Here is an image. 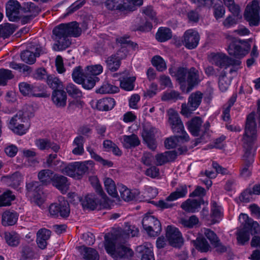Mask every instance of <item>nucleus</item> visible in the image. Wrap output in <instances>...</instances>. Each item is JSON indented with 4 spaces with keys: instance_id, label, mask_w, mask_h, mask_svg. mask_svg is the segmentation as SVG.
Listing matches in <instances>:
<instances>
[{
    "instance_id": "obj_10",
    "label": "nucleus",
    "mask_w": 260,
    "mask_h": 260,
    "mask_svg": "<svg viewBox=\"0 0 260 260\" xmlns=\"http://www.w3.org/2000/svg\"><path fill=\"white\" fill-rule=\"evenodd\" d=\"M250 49V45L247 41L234 39L230 43L228 51L230 55L241 58L246 55Z\"/></svg>"
},
{
    "instance_id": "obj_15",
    "label": "nucleus",
    "mask_w": 260,
    "mask_h": 260,
    "mask_svg": "<svg viewBox=\"0 0 260 260\" xmlns=\"http://www.w3.org/2000/svg\"><path fill=\"white\" fill-rule=\"evenodd\" d=\"M188 71V69L183 67H179L177 68L172 67L169 69V74L176 79L181 87L186 83Z\"/></svg>"
},
{
    "instance_id": "obj_4",
    "label": "nucleus",
    "mask_w": 260,
    "mask_h": 260,
    "mask_svg": "<svg viewBox=\"0 0 260 260\" xmlns=\"http://www.w3.org/2000/svg\"><path fill=\"white\" fill-rule=\"evenodd\" d=\"M32 114L23 109L19 110L9 122V127L13 132L18 135L25 134L29 128L28 119Z\"/></svg>"
},
{
    "instance_id": "obj_46",
    "label": "nucleus",
    "mask_w": 260,
    "mask_h": 260,
    "mask_svg": "<svg viewBox=\"0 0 260 260\" xmlns=\"http://www.w3.org/2000/svg\"><path fill=\"white\" fill-rule=\"evenodd\" d=\"M15 29V25L13 24L7 23L0 25V38H8L13 34Z\"/></svg>"
},
{
    "instance_id": "obj_5",
    "label": "nucleus",
    "mask_w": 260,
    "mask_h": 260,
    "mask_svg": "<svg viewBox=\"0 0 260 260\" xmlns=\"http://www.w3.org/2000/svg\"><path fill=\"white\" fill-rule=\"evenodd\" d=\"M187 193V186L185 185H181L177 187L175 191L171 192L170 194L166 198L165 200H159L157 202L153 201L152 202L154 203V204L156 206L162 210L172 209L177 206L176 204L173 203L172 202L179 198L185 197Z\"/></svg>"
},
{
    "instance_id": "obj_6",
    "label": "nucleus",
    "mask_w": 260,
    "mask_h": 260,
    "mask_svg": "<svg viewBox=\"0 0 260 260\" xmlns=\"http://www.w3.org/2000/svg\"><path fill=\"white\" fill-rule=\"evenodd\" d=\"M19 87L20 92L23 95L39 98H48L50 95L43 84H29L25 82H21L19 83Z\"/></svg>"
},
{
    "instance_id": "obj_35",
    "label": "nucleus",
    "mask_w": 260,
    "mask_h": 260,
    "mask_svg": "<svg viewBox=\"0 0 260 260\" xmlns=\"http://www.w3.org/2000/svg\"><path fill=\"white\" fill-rule=\"evenodd\" d=\"M84 141V138L81 135L77 136L74 139L73 142V145L75 146V148L72 150V153L74 155H81L84 153L83 145Z\"/></svg>"
},
{
    "instance_id": "obj_44",
    "label": "nucleus",
    "mask_w": 260,
    "mask_h": 260,
    "mask_svg": "<svg viewBox=\"0 0 260 260\" xmlns=\"http://www.w3.org/2000/svg\"><path fill=\"white\" fill-rule=\"evenodd\" d=\"M99 81V78L96 76H91L87 73L80 84H81L84 89L89 90L92 89L95 86L96 82Z\"/></svg>"
},
{
    "instance_id": "obj_28",
    "label": "nucleus",
    "mask_w": 260,
    "mask_h": 260,
    "mask_svg": "<svg viewBox=\"0 0 260 260\" xmlns=\"http://www.w3.org/2000/svg\"><path fill=\"white\" fill-rule=\"evenodd\" d=\"M120 51H118L116 54H113L108 57L106 62L108 69L112 72L116 71L120 67L121 58L119 56Z\"/></svg>"
},
{
    "instance_id": "obj_19",
    "label": "nucleus",
    "mask_w": 260,
    "mask_h": 260,
    "mask_svg": "<svg viewBox=\"0 0 260 260\" xmlns=\"http://www.w3.org/2000/svg\"><path fill=\"white\" fill-rule=\"evenodd\" d=\"M208 59L212 64L219 68H227L228 56L223 53H211L208 56Z\"/></svg>"
},
{
    "instance_id": "obj_49",
    "label": "nucleus",
    "mask_w": 260,
    "mask_h": 260,
    "mask_svg": "<svg viewBox=\"0 0 260 260\" xmlns=\"http://www.w3.org/2000/svg\"><path fill=\"white\" fill-rule=\"evenodd\" d=\"M221 216L220 207L218 206L217 203L213 201L211 203V209L210 218L211 223L214 224L219 222V219Z\"/></svg>"
},
{
    "instance_id": "obj_43",
    "label": "nucleus",
    "mask_w": 260,
    "mask_h": 260,
    "mask_svg": "<svg viewBox=\"0 0 260 260\" xmlns=\"http://www.w3.org/2000/svg\"><path fill=\"white\" fill-rule=\"evenodd\" d=\"M117 187L121 199L124 201L128 202L135 199V195L126 186L122 184H118Z\"/></svg>"
},
{
    "instance_id": "obj_61",
    "label": "nucleus",
    "mask_w": 260,
    "mask_h": 260,
    "mask_svg": "<svg viewBox=\"0 0 260 260\" xmlns=\"http://www.w3.org/2000/svg\"><path fill=\"white\" fill-rule=\"evenodd\" d=\"M60 171L63 174L74 177L76 176V167L74 162L68 164L64 166L62 165Z\"/></svg>"
},
{
    "instance_id": "obj_26",
    "label": "nucleus",
    "mask_w": 260,
    "mask_h": 260,
    "mask_svg": "<svg viewBox=\"0 0 260 260\" xmlns=\"http://www.w3.org/2000/svg\"><path fill=\"white\" fill-rule=\"evenodd\" d=\"M252 194H260V183L249 186L241 193L240 198L245 202L249 201L250 196Z\"/></svg>"
},
{
    "instance_id": "obj_38",
    "label": "nucleus",
    "mask_w": 260,
    "mask_h": 260,
    "mask_svg": "<svg viewBox=\"0 0 260 260\" xmlns=\"http://www.w3.org/2000/svg\"><path fill=\"white\" fill-rule=\"evenodd\" d=\"M57 155L56 154H50L46 159V165L48 167L54 168L56 171L60 170L63 162L59 159H56Z\"/></svg>"
},
{
    "instance_id": "obj_47",
    "label": "nucleus",
    "mask_w": 260,
    "mask_h": 260,
    "mask_svg": "<svg viewBox=\"0 0 260 260\" xmlns=\"http://www.w3.org/2000/svg\"><path fill=\"white\" fill-rule=\"evenodd\" d=\"M137 251L141 254V260H154L152 250L144 245L137 247Z\"/></svg>"
},
{
    "instance_id": "obj_56",
    "label": "nucleus",
    "mask_w": 260,
    "mask_h": 260,
    "mask_svg": "<svg viewBox=\"0 0 260 260\" xmlns=\"http://www.w3.org/2000/svg\"><path fill=\"white\" fill-rule=\"evenodd\" d=\"M182 99V97L180 95V93L174 90L165 92L161 96V100L164 101H173L175 102Z\"/></svg>"
},
{
    "instance_id": "obj_58",
    "label": "nucleus",
    "mask_w": 260,
    "mask_h": 260,
    "mask_svg": "<svg viewBox=\"0 0 260 260\" xmlns=\"http://www.w3.org/2000/svg\"><path fill=\"white\" fill-rule=\"evenodd\" d=\"M46 82L48 86L54 90H58L62 87V82L57 77L52 75L47 77Z\"/></svg>"
},
{
    "instance_id": "obj_29",
    "label": "nucleus",
    "mask_w": 260,
    "mask_h": 260,
    "mask_svg": "<svg viewBox=\"0 0 260 260\" xmlns=\"http://www.w3.org/2000/svg\"><path fill=\"white\" fill-rule=\"evenodd\" d=\"M120 86L125 91H132L134 89V83L136 81L135 76H122L120 79Z\"/></svg>"
},
{
    "instance_id": "obj_53",
    "label": "nucleus",
    "mask_w": 260,
    "mask_h": 260,
    "mask_svg": "<svg viewBox=\"0 0 260 260\" xmlns=\"http://www.w3.org/2000/svg\"><path fill=\"white\" fill-rule=\"evenodd\" d=\"M231 84V81L226 77V73L224 71L221 72L218 81V86L220 90L222 91H225L229 88Z\"/></svg>"
},
{
    "instance_id": "obj_16",
    "label": "nucleus",
    "mask_w": 260,
    "mask_h": 260,
    "mask_svg": "<svg viewBox=\"0 0 260 260\" xmlns=\"http://www.w3.org/2000/svg\"><path fill=\"white\" fill-rule=\"evenodd\" d=\"M200 81L198 71L194 67H191L188 69L186 78L187 87L186 92H189L194 86L199 84Z\"/></svg>"
},
{
    "instance_id": "obj_40",
    "label": "nucleus",
    "mask_w": 260,
    "mask_h": 260,
    "mask_svg": "<svg viewBox=\"0 0 260 260\" xmlns=\"http://www.w3.org/2000/svg\"><path fill=\"white\" fill-rule=\"evenodd\" d=\"M105 189L109 195L113 198L118 197L117 192V185L116 186L115 182L110 178H106L104 180Z\"/></svg>"
},
{
    "instance_id": "obj_59",
    "label": "nucleus",
    "mask_w": 260,
    "mask_h": 260,
    "mask_svg": "<svg viewBox=\"0 0 260 260\" xmlns=\"http://www.w3.org/2000/svg\"><path fill=\"white\" fill-rule=\"evenodd\" d=\"M151 62L152 65L159 72H162L167 68L165 60L160 56H154L152 59Z\"/></svg>"
},
{
    "instance_id": "obj_2",
    "label": "nucleus",
    "mask_w": 260,
    "mask_h": 260,
    "mask_svg": "<svg viewBox=\"0 0 260 260\" xmlns=\"http://www.w3.org/2000/svg\"><path fill=\"white\" fill-rule=\"evenodd\" d=\"M257 127L255 121L254 112L250 113L246 118L245 133L243 135L244 162L253 164L254 162V151L253 145L256 139Z\"/></svg>"
},
{
    "instance_id": "obj_37",
    "label": "nucleus",
    "mask_w": 260,
    "mask_h": 260,
    "mask_svg": "<svg viewBox=\"0 0 260 260\" xmlns=\"http://www.w3.org/2000/svg\"><path fill=\"white\" fill-rule=\"evenodd\" d=\"M115 105V101L113 98L101 99L97 102L96 107L101 111H109L113 109Z\"/></svg>"
},
{
    "instance_id": "obj_63",
    "label": "nucleus",
    "mask_w": 260,
    "mask_h": 260,
    "mask_svg": "<svg viewBox=\"0 0 260 260\" xmlns=\"http://www.w3.org/2000/svg\"><path fill=\"white\" fill-rule=\"evenodd\" d=\"M252 164L243 162L240 169V176L243 178L249 177L252 173Z\"/></svg>"
},
{
    "instance_id": "obj_9",
    "label": "nucleus",
    "mask_w": 260,
    "mask_h": 260,
    "mask_svg": "<svg viewBox=\"0 0 260 260\" xmlns=\"http://www.w3.org/2000/svg\"><path fill=\"white\" fill-rule=\"evenodd\" d=\"M203 95V93L200 91L192 92L188 97L187 104H182L181 113L185 116H190L200 105Z\"/></svg>"
},
{
    "instance_id": "obj_52",
    "label": "nucleus",
    "mask_w": 260,
    "mask_h": 260,
    "mask_svg": "<svg viewBox=\"0 0 260 260\" xmlns=\"http://www.w3.org/2000/svg\"><path fill=\"white\" fill-rule=\"evenodd\" d=\"M21 9L24 13H30V14H32L36 15L40 11L39 7L31 2H24L22 5Z\"/></svg>"
},
{
    "instance_id": "obj_14",
    "label": "nucleus",
    "mask_w": 260,
    "mask_h": 260,
    "mask_svg": "<svg viewBox=\"0 0 260 260\" xmlns=\"http://www.w3.org/2000/svg\"><path fill=\"white\" fill-rule=\"evenodd\" d=\"M17 0H9L6 5V15L11 21H16L19 19V10L21 8Z\"/></svg>"
},
{
    "instance_id": "obj_33",
    "label": "nucleus",
    "mask_w": 260,
    "mask_h": 260,
    "mask_svg": "<svg viewBox=\"0 0 260 260\" xmlns=\"http://www.w3.org/2000/svg\"><path fill=\"white\" fill-rule=\"evenodd\" d=\"M133 251L129 247L123 245H120L116 247V254L114 257L117 258H127L132 257Z\"/></svg>"
},
{
    "instance_id": "obj_17",
    "label": "nucleus",
    "mask_w": 260,
    "mask_h": 260,
    "mask_svg": "<svg viewBox=\"0 0 260 260\" xmlns=\"http://www.w3.org/2000/svg\"><path fill=\"white\" fill-rule=\"evenodd\" d=\"M52 185L60 190L63 193L69 189L70 182L67 177L58 174H54L52 182Z\"/></svg>"
},
{
    "instance_id": "obj_39",
    "label": "nucleus",
    "mask_w": 260,
    "mask_h": 260,
    "mask_svg": "<svg viewBox=\"0 0 260 260\" xmlns=\"http://www.w3.org/2000/svg\"><path fill=\"white\" fill-rule=\"evenodd\" d=\"M123 0H106L105 5L109 10H119L124 11L126 8Z\"/></svg>"
},
{
    "instance_id": "obj_48",
    "label": "nucleus",
    "mask_w": 260,
    "mask_h": 260,
    "mask_svg": "<svg viewBox=\"0 0 260 260\" xmlns=\"http://www.w3.org/2000/svg\"><path fill=\"white\" fill-rule=\"evenodd\" d=\"M20 260L31 259L34 258L35 252L34 247L30 245H25L22 247Z\"/></svg>"
},
{
    "instance_id": "obj_25",
    "label": "nucleus",
    "mask_w": 260,
    "mask_h": 260,
    "mask_svg": "<svg viewBox=\"0 0 260 260\" xmlns=\"http://www.w3.org/2000/svg\"><path fill=\"white\" fill-rule=\"evenodd\" d=\"M80 201L84 209H88L91 210H93L96 208L99 203L96 196L92 194H87Z\"/></svg>"
},
{
    "instance_id": "obj_11",
    "label": "nucleus",
    "mask_w": 260,
    "mask_h": 260,
    "mask_svg": "<svg viewBox=\"0 0 260 260\" xmlns=\"http://www.w3.org/2000/svg\"><path fill=\"white\" fill-rule=\"evenodd\" d=\"M168 122L173 133L181 135V138L185 141L189 140V136L184 130L183 122L178 114L174 111L169 112Z\"/></svg>"
},
{
    "instance_id": "obj_60",
    "label": "nucleus",
    "mask_w": 260,
    "mask_h": 260,
    "mask_svg": "<svg viewBox=\"0 0 260 260\" xmlns=\"http://www.w3.org/2000/svg\"><path fill=\"white\" fill-rule=\"evenodd\" d=\"M105 238V247L106 251L113 257L116 254V248L113 241L106 235Z\"/></svg>"
},
{
    "instance_id": "obj_54",
    "label": "nucleus",
    "mask_w": 260,
    "mask_h": 260,
    "mask_svg": "<svg viewBox=\"0 0 260 260\" xmlns=\"http://www.w3.org/2000/svg\"><path fill=\"white\" fill-rule=\"evenodd\" d=\"M14 76L11 70L5 69H0V86L6 85L8 80L14 78Z\"/></svg>"
},
{
    "instance_id": "obj_24",
    "label": "nucleus",
    "mask_w": 260,
    "mask_h": 260,
    "mask_svg": "<svg viewBox=\"0 0 260 260\" xmlns=\"http://www.w3.org/2000/svg\"><path fill=\"white\" fill-rule=\"evenodd\" d=\"M40 49L37 48L35 52H33L29 50H24L20 53V58L22 61L29 64H34L36 60V57L40 55Z\"/></svg>"
},
{
    "instance_id": "obj_22",
    "label": "nucleus",
    "mask_w": 260,
    "mask_h": 260,
    "mask_svg": "<svg viewBox=\"0 0 260 260\" xmlns=\"http://www.w3.org/2000/svg\"><path fill=\"white\" fill-rule=\"evenodd\" d=\"M35 144L41 150L51 148L54 152H57L60 149V146L58 144L47 138L38 139L36 141Z\"/></svg>"
},
{
    "instance_id": "obj_20",
    "label": "nucleus",
    "mask_w": 260,
    "mask_h": 260,
    "mask_svg": "<svg viewBox=\"0 0 260 260\" xmlns=\"http://www.w3.org/2000/svg\"><path fill=\"white\" fill-rule=\"evenodd\" d=\"M202 204H204V201L203 199H188L182 203L181 207L186 212L194 213L199 211L201 208V205Z\"/></svg>"
},
{
    "instance_id": "obj_34",
    "label": "nucleus",
    "mask_w": 260,
    "mask_h": 260,
    "mask_svg": "<svg viewBox=\"0 0 260 260\" xmlns=\"http://www.w3.org/2000/svg\"><path fill=\"white\" fill-rule=\"evenodd\" d=\"M172 37V31L168 27H159L155 34V39L159 42H165L171 39Z\"/></svg>"
},
{
    "instance_id": "obj_57",
    "label": "nucleus",
    "mask_w": 260,
    "mask_h": 260,
    "mask_svg": "<svg viewBox=\"0 0 260 260\" xmlns=\"http://www.w3.org/2000/svg\"><path fill=\"white\" fill-rule=\"evenodd\" d=\"M196 248L201 252H206L211 249V246L206 239L197 238L195 243Z\"/></svg>"
},
{
    "instance_id": "obj_12",
    "label": "nucleus",
    "mask_w": 260,
    "mask_h": 260,
    "mask_svg": "<svg viewBox=\"0 0 260 260\" xmlns=\"http://www.w3.org/2000/svg\"><path fill=\"white\" fill-rule=\"evenodd\" d=\"M166 235L169 244L172 247L180 248L183 245V238L178 228L173 225L167 226Z\"/></svg>"
},
{
    "instance_id": "obj_32",
    "label": "nucleus",
    "mask_w": 260,
    "mask_h": 260,
    "mask_svg": "<svg viewBox=\"0 0 260 260\" xmlns=\"http://www.w3.org/2000/svg\"><path fill=\"white\" fill-rule=\"evenodd\" d=\"M123 139V146L127 149L136 147L140 144V141L138 137L134 134L129 136L124 135Z\"/></svg>"
},
{
    "instance_id": "obj_27",
    "label": "nucleus",
    "mask_w": 260,
    "mask_h": 260,
    "mask_svg": "<svg viewBox=\"0 0 260 260\" xmlns=\"http://www.w3.org/2000/svg\"><path fill=\"white\" fill-rule=\"evenodd\" d=\"M18 218V214L15 211H6L2 215V222L4 226H10L15 224Z\"/></svg>"
},
{
    "instance_id": "obj_41",
    "label": "nucleus",
    "mask_w": 260,
    "mask_h": 260,
    "mask_svg": "<svg viewBox=\"0 0 260 260\" xmlns=\"http://www.w3.org/2000/svg\"><path fill=\"white\" fill-rule=\"evenodd\" d=\"M53 172L49 169L42 170L38 173V177L40 181L44 185H47L52 183Z\"/></svg>"
},
{
    "instance_id": "obj_36",
    "label": "nucleus",
    "mask_w": 260,
    "mask_h": 260,
    "mask_svg": "<svg viewBox=\"0 0 260 260\" xmlns=\"http://www.w3.org/2000/svg\"><path fill=\"white\" fill-rule=\"evenodd\" d=\"M83 257L86 260H99V255L94 249L83 246L79 247Z\"/></svg>"
},
{
    "instance_id": "obj_64",
    "label": "nucleus",
    "mask_w": 260,
    "mask_h": 260,
    "mask_svg": "<svg viewBox=\"0 0 260 260\" xmlns=\"http://www.w3.org/2000/svg\"><path fill=\"white\" fill-rule=\"evenodd\" d=\"M58 212H59V216L61 217L66 218L69 216L70 209L69 204L67 201L62 200L60 201Z\"/></svg>"
},
{
    "instance_id": "obj_7",
    "label": "nucleus",
    "mask_w": 260,
    "mask_h": 260,
    "mask_svg": "<svg viewBox=\"0 0 260 260\" xmlns=\"http://www.w3.org/2000/svg\"><path fill=\"white\" fill-rule=\"evenodd\" d=\"M260 6L256 0L249 3L245 10L244 17L250 26H258L260 22Z\"/></svg>"
},
{
    "instance_id": "obj_3",
    "label": "nucleus",
    "mask_w": 260,
    "mask_h": 260,
    "mask_svg": "<svg viewBox=\"0 0 260 260\" xmlns=\"http://www.w3.org/2000/svg\"><path fill=\"white\" fill-rule=\"evenodd\" d=\"M239 219L243 227L238 231L237 239L239 244L244 245L249 240L250 232L252 235L257 234L260 231V228L258 222L249 217L246 214L241 213Z\"/></svg>"
},
{
    "instance_id": "obj_1",
    "label": "nucleus",
    "mask_w": 260,
    "mask_h": 260,
    "mask_svg": "<svg viewBox=\"0 0 260 260\" xmlns=\"http://www.w3.org/2000/svg\"><path fill=\"white\" fill-rule=\"evenodd\" d=\"M53 39L55 43L53 46V49L55 51L65 50L71 44L70 36L77 37L81 35V30L78 23L73 21L68 23H61L55 26L53 30Z\"/></svg>"
},
{
    "instance_id": "obj_62",
    "label": "nucleus",
    "mask_w": 260,
    "mask_h": 260,
    "mask_svg": "<svg viewBox=\"0 0 260 260\" xmlns=\"http://www.w3.org/2000/svg\"><path fill=\"white\" fill-rule=\"evenodd\" d=\"M26 189L28 192L33 195L42 191L40 183L38 181H32L26 183Z\"/></svg>"
},
{
    "instance_id": "obj_50",
    "label": "nucleus",
    "mask_w": 260,
    "mask_h": 260,
    "mask_svg": "<svg viewBox=\"0 0 260 260\" xmlns=\"http://www.w3.org/2000/svg\"><path fill=\"white\" fill-rule=\"evenodd\" d=\"M5 239L7 244L11 246H17L20 242L19 235L15 232H6Z\"/></svg>"
},
{
    "instance_id": "obj_23",
    "label": "nucleus",
    "mask_w": 260,
    "mask_h": 260,
    "mask_svg": "<svg viewBox=\"0 0 260 260\" xmlns=\"http://www.w3.org/2000/svg\"><path fill=\"white\" fill-rule=\"evenodd\" d=\"M203 124V120L200 117H195L189 121L187 123V127L194 137H197L200 135V132H202L201 126Z\"/></svg>"
},
{
    "instance_id": "obj_18",
    "label": "nucleus",
    "mask_w": 260,
    "mask_h": 260,
    "mask_svg": "<svg viewBox=\"0 0 260 260\" xmlns=\"http://www.w3.org/2000/svg\"><path fill=\"white\" fill-rule=\"evenodd\" d=\"M51 233V232L49 230L45 228L41 229L37 232L36 242L41 249L46 248L47 241L50 237Z\"/></svg>"
},
{
    "instance_id": "obj_13",
    "label": "nucleus",
    "mask_w": 260,
    "mask_h": 260,
    "mask_svg": "<svg viewBox=\"0 0 260 260\" xmlns=\"http://www.w3.org/2000/svg\"><path fill=\"white\" fill-rule=\"evenodd\" d=\"M184 45L189 49L196 48L199 44L200 36L198 32L192 29L186 30L184 34Z\"/></svg>"
},
{
    "instance_id": "obj_42",
    "label": "nucleus",
    "mask_w": 260,
    "mask_h": 260,
    "mask_svg": "<svg viewBox=\"0 0 260 260\" xmlns=\"http://www.w3.org/2000/svg\"><path fill=\"white\" fill-rule=\"evenodd\" d=\"M119 90L117 86L111 84L108 82H104L101 87L96 90L97 93L108 94L115 93Z\"/></svg>"
},
{
    "instance_id": "obj_30",
    "label": "nucleus",
    "mask_w": 260,
    "mask_h": 260,
    "mask_svg": "<svg viewBox=\"0 0 260 260\" xmlns=\"http://www.w3.org/2000/svg\"><path fill=\"white\" fill-rule=\"evenodd\" d=\"M3 178L8 185L13 188L17 187L22 181V176L18 172H16L11 175L4 176Z\"/></svg>"
},
{
    "instance_id": "obj_45",
    "label": "nucleus",
    "mask_w": 260,
    "mask_h": 260,
    "mask_svg": "<svg viewBox=\"0 0 260 260\" xmlns=\"http://www.w3.org/2000/svg\"><path fill=\"white\" fill-rule=\"evenodd\" d=\"M87 73L86 70L85 72H84L82 67L79 66L73 69L72 77L75 83L80 84V83H82L83 79L84 78Z\"/></svg>"
},
{
    "instance_id": "obj_21",
    "label": "nucleus",
    "mask_w": 260,
    "mask_h": 260,
    "mask_svg": "<svg viewBox=\"0 0 260 260\" xmlns=\"http://www.w3.org/2000/svg\"><path fill=\"white\" fill-rule=\"evenodd\" d=\"M52 100L57 107H64L67 103L66 92L61 89L54 90L52 93Z\"/></svg>"
},
{
    "instance_id": "obj_55",
    "label": "nucleus",
    "mask_w": 260,
    "mask_h": 260,
    "mask_svg": "<svg viewBox=\"0 0 260 260\" xmlns=\"http://www.w3.org/2000/svg\"><path fill=\"white\" fill-rule=\"evenodd\" d=\"M139 234V230L134 226H126L124 230L120 233V237L126 239L129 237H134L137 236Z\"/></svg>"
},
{
    "instance_id": "obj_31",
    "label": "nucleus",
    "mask_w": 260,
    "mask_h": 260,
    "mask_svg": "<svg viewBox=\"0 0 260 260\" xmlns=\"http://www.w3.org/2000/svg\"><path fill=\"white\" fill-rule=\"evenodd\" d=\"M76 167V176H82L93 167L94 162L92 160L84 162H74Z\"/></svg>"
},
{
    "instance_id": "obj_51",
    "label": "nucleus",
    "mask_w": 260,
    "mask_h": 260,
    "mask_svg": "<svg viewBox=\"0 0 260 260\" xmlns=\"http://www.w3.org/2000/svg\"><path fill=\"white\" fill-rule=\"evenodd\" d=\"M15 197L12 192L9 190L5 191L0 196V207L8 206L11 205V202L14 201Z\"/></svg>"
},
{
    "instance_id": "obj_8",
    "label": "nucleus",
    "mask_w": 260,
    "mask_h": 260,
    "mask_svg": "<svg viewBox=\"0 0 260 260\" xmlns=\"http://www.w3.org/2000/svg\"><path fill=\"white\" fill-rule=\"evenodd\" d=\"M142 224L144 229L151 237L157 236L161 231L160 221L150 213L145 215L142 220Z\"/></svg>"
}]
</instances>
